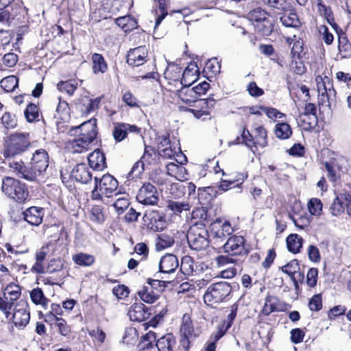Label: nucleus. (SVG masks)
Returning <instances> with one entry per match:
<instances>
[{
	"instance_id": "1",
	"label": "nucleus",
	"mask_w": 351,
	"mask_h": 351,
	"mask_svg": "<svg viewBox=\"0 0 351 351\" xmlns=\"http://www.w3.org/2000/svg\"><path fill=\"white\" fill-rule=\"evenodd\" d=\"M49 167V156L43 149H39L32 154L29 165V171H25L27 180L35 181L38 176L46 171Z\"/></svg>"
},
{
	"instance_id": "2",
	"label": "nucleus",
	"mask_w": 351,
	"mask_h": 351,
	"mask_svg": "<svg viewBox=\"0 0 351 351\" xmlns=\"http://www.w3.org/2000/svg\"><path fill=\"white\" fill-rule=\"evenodd\" d=\"M209 232L206 228L199 224H193L188 230L186 238L189 247L199 251L209 245Z\"/></svg>"
},
{
	"instance_id": "3",
	"label": "nucleus",
	"mask_w": 351,
	"mask_h": 351,
	"mask_svg": "<svg viewBox=\"0 0 351 351\" xmlns=\"http://www.w3.org/2000/svg\"><path fill=\"white\" fill-rule=\"evenodd\" d=\"M29 134L16 133L10 135L4 151L6 158L14 157L25 152L29 147Z\"/></svg>"
},
{
	"instance_id": "4",
	"label": "nucleus",
	"mask_w": 351,
	"mask_h": 351,
	"mask_svg": "<svg viewBox=\"0 0 351 351\" xmlns=\"http://www.w3.org/2000/svg\"><path fill=\"white\" fill-rule=\"evenodd\" d=\"M1 190L8 197L19 202H24L28 197L25 184L10 177L3 179Z\"/></svg>"
},
{
	"instance_id": "5",
	"label": "nucleus",
	"mask_w": 351,
	"mask_h": 351,
	"mask_svg": "<svg viewBox=\"0 0 351 351\" xmlns=\"http://www.w3.org/2000/svg\"><path fill=\"white\" fill-rule=\"evenodd\" d=\"M231 292L230 285L226 282H219L211 285L204 295L207 306L222 302Z\"/></svg>"
},
{
	"instance_id": "6",
	"label": "nucleus",
	"mask_w": 351,
	"mask_h": 351,
	"mask_svg": "<svg viewBox=\"0 0 351 351\" xmlns=\"http://www.w3.org/2000/svg\"><path fill=\"white\" fill-rule=\"evenodd\" d=\"M144 225L147 229L154 231H162L166 227L165 215L157 210H147L143 216Z\"/></svg>"
},
{
	"instance_id": "7",
	"label": "nucleus",
	"mask_w": 351,
	"mask_h": 351,
	"mask_svg": "<svg viewBox=\"0 0 351 351\" xmlns=\"http://www.w3.org/2000/svg\"><path fill=\"white\" fill-rule=\"evenodd\" d=\"M94 180L95 184H97V187L105 197H110L119 194L117 191L118 181L110 174H105L101 178L95 176Z\"/></svg>"
},
{
	"instance_id": "8",
	"label": "nucleus",
	"mask_w": 351,
	"mask_h": 351,
	"mask_svg": "<svg viewBox=\"0 0 351 351\" xmlns=\"http://www.w3.org/2000/svg\"><path fill=\"white\" fill-rule=\"evenodd\" d=\"M245 241L243 237L232 235L223 244V252L230 256L246 255L248 251L245 247Z\"/></svg>"
},
{
	"instance_id": "9",
	"label": "nucleus",
	"mask_w": 351,
	"mask_h": 351,
	"mask_svg": "<svg viewBox=\"0 0 351 351\" xmlns=\"http://www.w3.org/2000/svg\"><path fill=\"white\" fill-rule=\"evenodd\" d=\"M136 199L144 205H156L159 199L156 186L150 182H144L138 190Z\"/></svg>"
},
{
	"instance_id": "10",
	"label": "nucleus",
	"mask_w": 351,
	"mask_h": 351,
	"mask_svg": "<svg viewBox=\"0 0 351 351\" xmlns=\"http://www.w3.org/2000/svg\"><path fill=\"white\" fill-rule=\"evenodd\" d=\"M191 70L189 66H187L182 73V77L180 83L183 85V87L178 91V97L185 104L191 105L193 103L196 102L198 98L196 96L195 91L189 86L191 85V82L186 81V78L190 75Z\"/></svg>"
},
{
	"instance_id": "11",
	"label": "nucleus",
	"mask_w": 351,
	"mask_h": 351,
	"mask_svg": "<svg viewBox=\"0 0 351 351\" xmlns=\"http://www.w3.org/2000/svg\"><path fill=\"white\" fill-rule=\"evenodd\" d=\"M75 131L77 136L86 138L84 142H93L97 134V120L90 119L87 121H84L81 125L73 128L70 132Z\"/></svg>"
},
{
	"instance_id": "12",
	"label": "nucleus",
	"mask_w": 351,
	"mask_h": 351,
	"mask_svg": "<svg viewBox=\"0 0 351 351\" xmlns=\"http://www.w3.org/2000/svg\"><path fill=\"white\" fill-rule=\"evenodd\" d=\"M180 332L182 337L181 345L184 348H188L191 339H193L197 336V334L195 332L190 315L187 313L183 315Z\"/></svg>"
},
{
	"instance_id": "13",
	"label": "nucleus",
	"mask_w": 351,
	"mask_h": 351,
	"mask_svg": "<svg viewBox=\"0 0 351 351\" xmlns=\"http://www.w3.org/2000/svg\"><path fill=\"white\" fill-rule=\"evenodd\" d=\"M233 232L230 223L228 221H223L221 219H216L210 224L209 237L214 239L223 240L226 237L230 236Z\"/></svg>"
},
{
	"instance_id": "14",
	"label": "nucleus",
	"mask_w": 351,
	"mask_h": 351,
	"mask_svg": "<svg viewBox=\"0 0 351 351\" xmlns=\"http://www.w3.org/2000/svg\"><path fill=\"white\" fill-rule=\"evenodd\" d=\"M7 318L12 315V319L17 327L25 326L29 321V313L26 308H0Z\"/></svg>"
},
{
	"instance_id": "15",
	"label": "nucleus",
	"mask_w": 351,
	"mask_h": 351,
	"mask_svg": "<svg viewBox=\"0 0 351 351\" xmlns=\"http://www.w3.org/2000/svg\"><path fill=\"white\" fill-rule=\"evenodd\" d=\"M147 49L145 46L131 49L127 56V62L132 66H139L147 61Z\"/></svg>"
},
{
	"instance_id": "16",
	"label": "nucleus",
	"mask_w": 351,
	"mask_h": 351,
	"mask_svg": "<svg viewBox=\"0 0 351 351\" xmlns=\"http://www.w3.org/2000/svg\"><path fill=\"white\" fill-rule=\"evenodd\" d=\"M71 176L76 182L87 184L92 179V173L89 167L84 163L76 165L71 172Z\"/></svg>"
},
{
	"instance_id": "17",
	"label": "nucleus",
	"mask_w": 351,
	"mask_h": 351,
	"mask_svg": "<svg viewBox=\"0 0 351 351\" xmlns=\"http://www.w3.org/2000/svg\"><path fill=\"white\" fill-rule=\"evenodd\" d=\"M179 265L178 259L172 254L163 256L159 263V271L161 273L170 274L174 272Z\"/></svg>"
},
{
	"instance_id": "18",
	"label": "nucleus",
	"mask_w": 351,
	"mask_h": 351,
	"mask_svg": "<svg viewBox=\"0 0 351 351\" xmlns=\"http://www.w3.org/2000/svg\"><path fill=\"white\" fill-rule=\"evenodd\" d=\"M24 219L32 226H38L43 221V208L32 206L23 213Z\"/></svg>"
},
{
	"instance_id": "19",
	"label": "nucleus",
	"mask_w": 351,
	"mask_h": 351,
	"mask_svg": "<svg viewBox=\"0 0 351 351\" xmlns=\"http://www.w3.org/2000/svg\"><path fill=\"white\" fill-rule=\"evenodd\" d=\"M192 219H197L194 224H199L201 226H206L213 222L211 213L206 207H199L192 212Z\"/></svg>"
},
{
	"instance_id": "20",
	"label": "nucleus",
	"mask_w": 351,
	"mask_h": 351,
	"mask_svg": "<svg viewBox=\"0 0 351 351\" xmlns=\"http://www.w3.org/2000/svg\"><path fill=\"white\" fill-rule=\"evenodd\" d=\"M90 167L95 170H103L106 167V157L99 149L95 150L88 156Z\"/></svg>"
},
{
	"instance_id": "21",
	"label": "nucleus",
	"mask_w": 351,
	"mask_h": 351,
	"mask_svg": "<svg viewBox=\"0 0 351 351\" xmlns=\"http://www.w3.org/2000/svg\"><path fill=\"white\" fill-rule=\"evenodd\" d=\"M317 88L318 94L326 93L329 96L335 97L336 91L332 86L330 79L328 77L322 78L320 76L316 77Z\"/></svg>"
},
{
	"instance_id": "22",
	"label": "nucleus",
	"mask_w": 351,
	"mask_h": 351,
	"mask_svg": "<svg viewBox=\"0 0 351 351\" xmlns=\"http://www.w3.org/2000/svg\"><path fill=\"white\" fill-rule=\"evenodd\" d=\"M21 295V287L15 284H10L6 287L4 290L3 296L6 300V304L10 305V307L14 304Z\"/></svg>"
},
{
	"instance_id": "23",
	"label": "nucleus",
	"mask_w": 351,
	"mask_h": 351,
	"mask_svg": "<svg viewBox=\"0 0 351 351\" xmlns=\"http://www.w3.org/2000/svg\"><path fill=\"white\" fill-rule=\"evenodd\" d=\"M153 308H130L128 315L131 321L141 322L149 318Z\"/></svg>"
},
{
	"instance_id": "24",
	"label": "nucleus",
	"mask_w": 351,
	"mask_h": 351,
	"mask_svg": "<svg viewBox=\"0 0 351 351\" xmlns=\"http://www.w3.org/2000/svg\"><path fill=\"white\" fill-rule=\"evenodd\" d=\"M299 264L297 260L290 261L281 268L282 271L287 274L293 280H295L296 278L299 280L304 279V274L299 272Z\"/></svg>"
},
{
	"instance_id": "25",
	"label": "nucleus",
	"mask_w": 351,
	"mask_h": 351,
	"mask_svg": "<svg viewBox=\"0 0 351 351\" xmlns=\"http://www.w3.org/2000/svg\"><path fill=\"white\" fill-rule=\"evenodd\" d=\"M286 242L288 250L296 254L302 247L303 239L297 234H291L287 237Z\"/></svg>"
},
{
	"instance_id": "26",
	"label": "nucleus",
	"mask_w": 351,
	"mask_h": 351,
	"mask_svg": "<svg viewBox=\"0 0 351 351\" xmlns=\"http://www.w3.org/2000/svg\"><path fill=\"white\" fill-rule=\"evenodd\" d=\"M346 194H339L334 199L330 210L333 216H339L345 210Z\"/></svg>"
},
{
	"instance_id": "27",
	"label": "nucleus",
	"mask_w": 351,
	"mask_h": 351,
	"mask_svg": "<svg viewBox=\"0 0 351 351\" xmlns=\"http://www.w3.org/2000/svg\"><path fill=\"white\" fill-rule=\"evenodd\" d=\"M255 30L263 36H269L274 29V20L268 19L261 23H254Z\"/></svg>"
},
{
	"instance_id": "28",
	"label": "nucleus",
	"mask_w": 351,
	"mask_h": 351,
	"mask_svg": "<svg viewBox=\"0 0 351 351\" xmlns=\"http://www.w3.org/2000/svg\"><path fill=\"white\" fill-rule=\"evenodd\" d=\"M297 121L300 123L304 130H311L314 128L317 124V116L308 115L302 113H299Z\"/></svg>"
},
{
	"instance_id": "29",
	"label": "nucleus",
	"mask_w": 351,
	"mask_h": 351,
	"mask_svg": "<svg viewBox=\"0 0 351 351\" xmlns=\"http://www.w3.org/2000/svg\"><path fill=\"white\" fill-rule=\"evenodd\" d=\"M137 295L141 301L147 303L153 304L159 298L157 293H154L153 290H149L147 286H143V288L137 292Z\"/></svg>"
},
{
	"instance_id": "30",
	"label": "nucleus",
	"mask_w": 351,
	"mask_h": 351,
	"mask_svg": "<svg viewBox=\"0 0 351 351\" xmlns=\"http://www.w3.org/2000/svg\"><path fill=\"white\" fill-rule=\"evenodd\" d=\"M175 343L173 336L169 333L160 338L155 345L158 351H171Z\"/></svg>"
},
{
	"instance_id": "31",
	"label": "nucleus",
	"mask_w": 351,
	"mask_h": 351,
	"mask_svg": "<svg viewBox=\"0 0 351 351\" xmlns=\"http://www.w3.org/2000/svg\"><path fill=\"white\" fill-rule=\"evenodd\" d=\"M274 134L278 138L286 140L291 136L292 130L288 123H278L275 126Z\"/></svg>"
},
{
	"instance_id": "32",
	"label": "nucleus",
	"mask_w": 351,
	"mask_h": 351,
	"mask_svg": "<svg viewBox=\"0 0 351 351\" xmlns=\"http://www.w3.org/2000/svg\"><path fill=\"white\" fill-rule=\"evenodd\" d=\"M93 69L95 73H104L107 71L108 66L104 57L99 54L95 53L92 56Z\"/></svg>"
},
{
	"instance_id": "33",
	"label": "nucleus",
	"mask_w": 351,
	"mask_h": 351,
	"mask_svg": "<svg viewBox=\"0 0 351 351\" xmlns=\"http://www.w3.org/2000/svg\"><path fill=\"white\" fill-rule=\"evenodd\" d=\"M254 146L265 147L268 145L267 134L266 130L261 125L255 128Z\"/></svg>"
},
{
	"instance_id": "34",
	"label": "nucleus",
	"mask_w": 351,
	"mask_h": 351,
	"mask_svg": "<svg viewBox=\"0 0 351 351\" xmlns=\"http://www.w3.org/2000/svg\"><path fill=\"white\" fill-rule=\"evenodd\" d=\"M73 261L78 265L88 267L92 265L95 262V257L85 253H78L73 256Z\"/></svg>"
},
{
	"instance_id": "35",
	"label": "nucleus",
	"mask_w": 351,
	"mask_h": 351,
	"mask_svg": "<svg viewBox=\"0 0 351 351\" xmlns=\"http://www.w3.org/2000/svg\"><path fill=\"white\" fill-rule=\"evenodd\" d=\"M338 42V49L343 53V57L351 56V44L344 34H339Z\"/></svg>"
},
{
	"instance_id": "36",
	"label": "nucleus",
	"mask_w": 351,
	"mask_h": 351,
	"mask_svg": "<svg viewBox=\"0 0 351 351\" xmlns=\"http://www.w3.org/2000/svg\"><path fill=\"white\" fill-rule=\"evenodd\" d=\"M283 25L287 27H298L300 22L295 12H290L289 14H284L280 19Z\"/></svg>"
},
{
	"instance_id": "37",
	"label": "nucleus",
	"mask_w": 351,
	"mask_h": 351,
	"mask_svg": "<svg viewBox=\"0 0 351 351\" xmlns=\"http://www.w3.org/2000/svg\"><path fill=\"white\" fill-rule=\"evenodd\" d=\"M117 24L125 32H130L137 27L136 21L130 16L118 18Z\"/></svg>"
},
{
	"instance_id": "38",
	"label": "nucleus",
	"mask_w": 351,
	"mask_h": 351,
	"mask_svg": "<svg viewBox=\"0 0 351 351\" xmlns=\"http://www.w3.org/2000/svg\"><path fill=\"white\" fill-rule=\"evenodd\" d=\"M173 243L174 239L172 237L165 234H161L158 236L156 247L157 250H162L171 247Z\"/></svg>"
},
{
	"instance_id": "39",
	"label": "nucleus",
	"mask_w": 351,
	"mask_h": 351,
	"mask_svg": "<svg viewBox=\"0 0 351 351\" xmlns=\"http://www.w3.org/2000/svg\"><path fill=\"white\" fill-rule=\"evenodd\" d=\"M30 298L35 305L45 306L47 304V299L45 297L41 289L36 288L30 292Z\"/></svg>"
},
{
	"instance_id": "40",
	"label": "nucleus",
	"mask_w": 351,
	"mask_h": 351,
	"mask_svg": "<svg viewBox=\"0 0 351 351\" xmlns=\"http://www.w3.org/2000/svg\"><path fill=\"white\" fill-rule=\"evenodd\" d=\"M24 114L28 122L38 121L39 117L38 107L34 104H29L24 111Z\"/></svg>"
},
{
	"instance_id": "41",
	"label": "nucleus",
	"mask_w": 351,
	"mask_h": 351,
	"mask_svg": "<svg viewBox=\"0 0 351 351\" xmlns=\"http://www.w3.org/2000/svg\"><path fill=\"white\" fill-rule=\"evenodd\" d=\"M156 334L154 332L149 331L146 335L142 337L138 346L142 350H149L152 348L154 343L156 342Z\"/></svg>"
},
{
	"instance_id": "42",
	"label": "nucleus",
	"mask_w": 351,
	"mask_h": 351,
	"mask_svg": "<svg viewBox=\"0 0 351 351\" xmlns=\"http://www.w3.org/2000/svg\"><path fill=\"white\" fill-rule=\"evenodd\" d=\"M181 70V67L178 64L173 63L169 64L164 73L165 77L171 80L177 81L180 79Z\"/></svg>"
},
{
	"instance_id": "43",
	"label": "nucleus",
	"mask_w": 351,
	"mask_h": 351,
	"mask_svg": "<svg viewBox=\"0 0 351 351\" xmlns=\"http://www.w3.org/2000/svg\"><path fill=\"white\" fill-rule=\"evenodd\" d=\"M180 270L184 274L190 276L194 271V261L189 256L182 257L180 263Z\"/></svg>"
},
{
	"instance_id": "44",
	"label": "nucleus",
	"mask_w": 351,
	"mask_h": 351,
	"mask_svg": "<svg viewBox=\"0 0 351 351\" xmlns=\"http://www.w3.org/2000/svg\"><path fill=\"white\" fill-rule=\"evenodd\" d=\"M167 208L174 213H180L190 209V205L186 202H177L170 200L168 202Z\"/></svg>"
},
{
	"instance_id": "45",
	"label": "nucleus",
	"mask_w": 351,
	"mask_h": 351,
	"mask_svg": "<svg viewBox=\"0 0 351 351\" xmlns=\"http://www.w3.org/2000/svg\"><path fill=\"white\" fill-rule=\"evenodd\" d=\"M103 208L102 206L98 205L93 206L91 208L90 219L92 221L97 223H101L104 221Z\"/></svg>"
},
{
	"instance_id": "46",
	"label": "nucleus",
	"mask_w": 351,
	"mask_h": 351,
	"mask_svg": "<svg viewBox=\"0 0 351 351\" xmlns=\"http://www.w3.org/2000/svg\"><path fill=\"white\" fill-rule=\"evenodd\" d=\"M84 140H86V138L78 136L77 138L72 141L71 146L73 149V152L82 153L88 149V146L92 142L85 143L84 142Z\"/></svg>"
},
{
	"instance_id": "47",
	"label": "nucleus",
	"mask_w": 351,
	"mask_h": 351,
	"mask_svg": "<svg viewBox=\"0 0 351 351\" xmlns=\"http://www.w3.org/2000/svg\"><path fill=\"white\" fill-rule=\"evenodd\" d=\"M18 78L10 75L1 80V86L7 92L12 91L18 86Z\"/></svg>"
},
{
	"instance_id": "48",
	"label": "nucleus",
	"mask_w": 351,
	"mask_h": 351,
	"mask_svg": "<svg viewBox=\"0 0 351 351\" xmlns=\"http://www.w3.org/2000/svg\"><path fill=\"white\" fill-rule=\"evenodd\" d=\"M249 16L250 20L254 21V23H261V21L269 19L268 13L260 8L251 11L249 13Z\"/></svg>"
},
{
	"instance_id": "49",
	"label": "nucleus",
	"mask_w": 351,
	"mask_h": 351,
	"mask_svg": "<svg viewBox=\"0 0 351 351\" xmlns=\"http://www.w3.org/2000/svg\"><path fill=\"white\" fill-rule=\"evenodd\" d=\"M322 202L318 198H312L308 203L310 213L315 216H319L322 214Z\"/></svg>"
},
{
	"instance_id": "50",
	"label": "nucleus",
	"mask_w": 351,
	"mask_h": 351,
	"mask_svg": "<svg viewBox=\"0 0 351 351\" xmlns=\"http://www.w3.org/2000/svg\"><path fill=\"white\" fill-rule=\"evenodd\" d=\"M144 171V163L141 159L136 161L128 174V178L133 180L139 178Z\"/></svg>"
},
{
	"instance_id": "51",
	"label": "nucleus",
	"mask_w": 351,
	"mask_h": 351,
	"mask_svg": "<svg viewBox=\"0 0 351 351\" xmlns=\"http://www.w3.org/2000/svg\"><path fill=\"white\" fill-rule=\"evenodd\" d=\"M1 123L8 130L14 129L17 125V119L14 114L7 112L1 117Z\"/></svg>"
},
{
	"instance_id": "52",
	"label": "nucleus",
	"mask_w": 351,
	"mask_h": 351,
	"mask_svg": "<svg viewBox=\"0 0 351 351\" xmlns=\"http://www.w3.org/2000/svg\"><path fill=\"white\" fill-rule=\"evenodd\" d=\"M57 88L60 91L71 96L77 88V83L73 81L60 82L57 84Z\"/></svg>"
},
{
	"instance_id": "53",
	"label": "nucleus",
	"mask_w": 351,
	"mask_h": 351,
	"mask_svg": "<svg viewBox=\"0 0 351 351\" xmlns=\"http://www.w3.org/2000/svg\"><path fill=\"white\" fill-rule=\"evenodd\" d=\"M147 282L151 287L150 289L152 290L156 291L157 293L162 292L167 287V285L169 283L168 281L155 280L152 278H148Z\"/></svg>"
},
{
	"instance_id": "54",
	"label": "nucleus",
	"mask_w": 351,
	"mask_h": 351,
	"mask_svg": "<svg viewBox=\"0 0 351 351\" xmlns=\"http://www.w3.org/2000/svg\"><path fill=\"white\" fill-rule=\"evenodd\" d=\"M124 126L125 123H120L114 128L113 136L117 142L122 141L127 136L128 132Z\"/></svg>"
},
{
	"instance_id": "55",
	"label": "nucleus",
	"mask_w": 351,
	"mask_h": 351,
	"mask_svg": "<svg viewBox=\"0 0 351 351\" xmlns=\"http://www.w3.org/2000/svg\"><path fill=\"white\" fill-rule=\"evenodd\" d=\"M158 3L160 14L158 16L156 20L154 27L155 28H156L160 24L162 21L165 18V16L168 14L167 10L166 0H158Z\"/></svg>"
},
{
	"instance_id": "56",
	"label": "nucleus",
	"mask_w": 351,
	"mask_h": 351,
	"mask_svg": "<svg viewBox=\"0 0 351 351\" xmlns=\"http://www.w3.org/2000/svg\"><path fill=\"white\" fill-rule=\"evenodd\" d=\"M137 341V332L134 328H128L125 332L123 342L126 344H134Z\"/></svg>"
},
{
	"instance_id": "57",
	"label": "nucleus",
	"mask_w": 351,
	"mask_h": 351,
	"mask_svg": "<svg viewBox=\"0 0 351 351\" xmlns=\"http://www.w3.org/2000/svg\"><path fill=\"white\" fill-rule=\"evenodd\" d=\"M303 51V41L300 39L295 40L293 43L292 49L291 50V55L293 58L300 59L301 53Z\"/></svg>"
},
{
	"instance_id": "58",
	"label": "nucleus",
	"mask_w": 351,
	"mask_h": 351,
	"mask_svg": "<svg viewBox=\"0 0 351 351\" xmlns=\"http://www.w3.org/2000/svg\"><path fill=\"white\" fill-rule=\"evenodd\" d=\"M308 258L311 261L318 263L321 260L320 253L319 249L313 245H310L307 249Z\"/></svg>"
},
{
	"instance_id": "59",
	"label": "nucleus",
	"mask_w": 351,
	"mask_h": 351,
	"mask_svg": "<svg viewBox=\"0 0 351 351\" xmlns=\"http://www.w3.org/2000/svg\"><path fill=\"white\" fill-rule=\"evenodd\" d=\"M318 275V269L317 268H311L306 274V282L311 287H313L317 285Z\"/></svg>"
},
{
	"instance_id": "60",
	"label": "nucleus",
	"mask_w": 351,
	"mask_h": 351,
	"mask_svg": "<svg viewBox=\"0 0 351 351\" xmlns=\"http://www.w3.org/2000/svg\"><path fill=\"white\" fill-rule=\"evenodd\" d=\"M242 143H244L247 147L252 149L254 147V139L248 130L243 128L241 134Z\"/></svg>"
},
{
	"instance_id": "61",
	"label": "nucleus",
	"mask_w": 351,
	"mask_h": 351,
	"mask_svg": "<svg viewBox=\"0 0 351 351\" xmlns=\"http://www.w3.org/2000/svg\"><path fill=\"white\" fill-rule=\"evenodd\" d=\"M62 267L63 263L61 259H52L48 263L47 271L49 273L52 274L62 270Z\"/></svg>"
},
{
	"instance_id": "62",
	"label": "nucleus",
	"mask_w": 351,
	"mask_h": 351,
	"mask_svg": "<svg viewBox=\"0 0 351 351\" xmlns=\"http://www.w3.org/2000/svg\"><path fill=\"white\" fill-rule=\"evenodd\" d=\"M247 90L251 96L255 97H260L264 93L263 90L259 88L254 82H251L248 84L247 86Z\"/></svg>"
},
{
	"instance_id": "63",
	"label": "nucleus",
	"mask_w": 351,
	"mask_h": 351,
	"mask_svg": "<svg viewBox=\"0 0 351 351\" xmlns=\"http://www.w3.org/2000/svg\"><path fill=\"white\" fill-rule=\"evenodd\" d=\"M265 4L279 10H284L287 7V0H263Z\"/></svg>"
},
{
	"instance_id": "64",
	"label": "nucleus",
	"mask_w": 351,
	"mask_h": 351,
	"mask_svg": "<svg viewBox=\"0 0 351 351\" xmlns=\"http://www.w3.org/2000/svg\"><path fill=\"white\" fill-rule=\"evenodd\" d=\"M112 293L117 298L121 299L127 297L130 291L128 287L123 285H119L113 288Z\"/></svg>"
}]
</instances>
